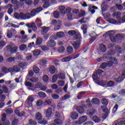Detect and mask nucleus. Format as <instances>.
<instances>
[{"instance_id": "nucleus-1", "label": "nucleus", "mask_w": 125, "mask_h": 125, "mask_svg": "<svg viewBox=\"0 0 125 125\" xmlns=\"http://www.w3.org/2000/svg\"><path fill=\"white\" fill-rule=\"evenodd\" d=\"M52 25H55V31H57L61 28V21H56V20H52Z\"/></svg>"}, {"instance_id": "nucleus-2", "label": "nucleus", "mask_w": 125, "mask_h": 125, "mask_svg": "<svg viewBox=\"0 0 125 125\" xmlns=\"http://www.w3.org/2000/svg\"><path fill=\"white\" fill-rule=\"evenodd\" d=\"M6 48L7 49H10V52L11 53H15L18 51V47L17 46H13L12 44H10L6 46Z\"/></svg>"}, {"instance_id": "nucleus-3", "label": "nucleus", "mask_w": 125, "mask_h": 125, "mask_svg": "<svg viewBox=\"0 0 125 125\" xmlns=\"http://www.w3.org/2000/svg\"><path fill=\"white\" fill-rule=\"evenodd\" d=\"M86 121H87V117L86 116H82L79 118V121L75 122L76 125H82V124H83L84 122H86Z\"/></svg>"}, {"instance_id": "nucleus-4", "label": "nucleus", "mask_w": 125, "mask_h": 125, "mask_svg": "<svg viewBox=\"0 0 125 125\" xmlns=\"http://www.w3.org/2000/svg\"><path fill=\"white\" fill-rule=\"evenodd\" d=\"M42 10V7H38L36 9H33L31 12V14L32 17L35 16L37 13H39V12H41Z\"/></svg>"}, {"instance_id": "nucleus-5", "label": "nucleus", "mask_w": 125, "mask_h": 125, "mask_svg": "<svg viewBox=\"0 0 125 125\" xmlns=\"http://www.w3.org/2000/svg\"><path fill=\"white\" fill-rule=\"evenodd\" d=\"M72 45L73 46L75 50L77 51L78 49H80L81 46V42L79 41L74 42L72 43Z\"/></svg>"}, {"instance_id": "nucleus-6", "label": "nucleus", "mask_w": 125, "mask_h": 125, "mask_svg": "<svg viewBox=\"0 0 125 125\" xmlns=\"http://www.w3.org/2000/svg\"><path fill=\"white\" fill-rule=\"evenodd\" d=\"M46 44L48 47H54L56 45V42L53 40H49Z\"/></svg>"}, {"instance_id": "nucleus-7", "label": "nucleus", "mask_w": 125, "mask_h": 125, "mask_svg": "<svg viewBox=\"0 0 125 125\" xmlns=\"http://www.w3.org/2000/svg\"><path fill=\"white\" fill-rule=\"evenodd\" d=\"M52 115V108L49 107L46 111V117L47 118H50Z\"/></svg>"}, {"instance_id": "nucleus-8", "label": "nucleus", "mask_w": 125, "mask_h": 125, "mask_svg": "<svg viewBox=\"0 0 125 125\" xmlns=\"http://www.w3.org/2000/svg\"><path fill=\"white\" fill-rule=\"evenodd\" d=\"M87 24H83L81 27V29H82L83 31V35H85V34L87 33Z\"/></svg>"}, {"instance_id": "nucleus-9", "label": "nucleus", "mask_w": 125, "mask_h": 125, "mask_svg": "<svg viewBox=\"0 0 125 125\" xmlns=\"http://www.w3.org/2000/svg\"><path fill=\"white\" fill-rule=\"evenodd\" d=\"M70 118L72 119V120H77L78 118H79V114L76 112H73L70 113Z\"/></svg>"}, {"instance_id": "nucleus-10", "label": "nucleus", "mask_w": 125, "mask_h": 125, "mask_svg": "<svg viewBox=\"0 0 125 125\" xmlns=\"http://www.w3.org/2000/svg\"><path fill=\"white\" fill-rule=\"evenodd\" d=\"M16 115L19 116V117H23L25 115V112L24 111H21L20 110L17 109L15 111Z\"/></svg>"}, {"instance_id": "nucleus-11", "label": "nucleus", "mask_w": 125, "mask_h": 125, "mask_svg": "<svg viewBox=\"0 0 125 125\" xmlns=\"http://www.w3.org/2000/svg\"><path fill=\"white\" fill-rule=\"evenodd\" d=\"M11 70H12V67L8 68L6 66H4L2 68V72L4 73V74H7V73H9V72H11Z\"/></svg>"}, {"instance_id": "nucleus-12", "label": "nucleus", "mask_w": 125, "mask_h": 125, "mask_svg": "<svg viewBox=\"0 0 125 125\" xmlns=\"http://www.w3.org/2000/svg\"><path fill=\"white\" fill-rule=\"evenodd\" d=\"M76 111L79 113V114H83L84 112V108L82 106H78L76 108Z\"/></svg>"}, {"instance_id": "nucleus-13", "label": "nucleus", "mask_w": 125, "mask_h": 125, "mask_svg": "<svg viewBox=\"0 0 125 125\" xmlns=\"http://www.w3.org/2000/svg\"><path fill=\"white\" fill-rule=\"evenodd\" d=\"M95 113V109H94V108H90L89 109H88L87 111V114L90 117L93 116Z\"/></svg>"}, {"instance_id": "nucleus-14", "label": "nucleus", "mask_w": 125, "mask_h": 125, "mask_svg": "<svg viewBox=\"0 0 125 125\" xmlns=\"http://www.w3.org/2000/svg\"><path fill=\"white\" fill-rule=\"evenodd\" d=\"M41 28H42V30L41 32L42 35H43V36H44V35H46V33H47V32H48V31H49V27H46L45 26H42Z\"/></svg>"}, {"instance_id": "nucleus-15", "label": "nucleus", "mask_w": 125, "mask_h": 125, "mask_svg": "<svg viewBox=\"0 0 125 125\" xmlns=\"http://www.w3.org/2000/svg\"><path fill=\"white\" fill-rule=\"evenodd\" d=\"M100 49L102 52H106L107 51V48H106V46L103 43L100 45Z\"/></svg>"}, {"instance_id": "nucleus-16", "label": "nucleus", "mask_w": 125, "mask_h": 125, "mask_svg": "<svg viewBox=\"0 0 125 125\" xmlns=\"http://www.w3.org/2000/svg\"><path fill=\"white\" fill-rule=\"evenodd\" d=\"M11 71V73L13 72H16L17 73L18 72H20V68L19 67V66L15 65V66H14L13 67H12V69Z\"/></svg>"}, {"instance_id": "nucleus-17", "label": "nucleus", "mask_w": 125, "mask_h": 125, "mask_svg": "<svg viewBox=\"0 0 125 125\" xmlns=\"http://www.w3.org/2000/svg\"><path fill=\"white\" fill-rule=\"evenodd\" d=\"M37 121H41L42 119V115L41 112H37L35 115Z\"/></svg>"}, {"instance_id": "nucleus-18", "label": "nucleus", "mask_w": 125, "mask_h": 125, "mask_svg": "<svg viewBox=\"0 0 125 125\" xmlns=\"http://www.w3.org/2000/svg\"><path fill=\"white\" fill-rule=\"evenodd\" d=\"M92 120L95 123H100L101 122V119L100 118L96 115H95L93 117Z\"/></svg>"}, {"instance_id": "nucleus-19", "label": "nucleus", "mask_w": 125, "mask_h": 125, "mask_svg": "<svg viewBox=\"0 0 125 125\" xmlns=\"http://www.w3.org/2000/svg\"><path fill=\"white\" fill-rule=\"evenodd\" d=\"M34 102V96H29L27 98L28 104H31Z\"/></svg>"}, {"instance_id": "nucleus-20", "label": "nucleus", "mask_w": 125, "mask_h": 125, "mask_svg": "<svg viewBox=\"0 0 125 125\" xmlns=\"http://www.w3.org/2000/svg\"><path fill=\"white\" fill-rule=\"evenodd\" d=\"M42 43V38H38L36 41L35 45H41Z\"/></svg>"}, {"instance_id": "nucleus-21", "label": "nucleus", "mask_w": 125, "mask_h": 125, "mask_svg": "<svg viewBox=\"0 0 125 125\" xmlns=\"http://www.w3.org/2000/svg\"><path fill=\"white\" fill-rule=\"evenodd\" d=\"M35 23L38 27H41L42 26V20L41 19L37 18L35 21Z\"/></svg>"}, {"instance_id": "nucleus-22", "label": "nucleus", "mask_w": 125, "mask_h": 125, "mask_svg": "<svg viewBox=\"0 0 125 125\" xmlns=\"http://www.w3.org/2000/svg\"><path fill=\"white\" fill-rule=\"evenodd\" d=\"M92 78L94 80V82H96V81H98L99 78H98V74L96 72H94L92 75Z\"/></svg>"}, {"instance_id": "nucleus-23", "label": "nucleus", "mask_w": 125, "mask_h": 125, "mask_svg": "<svg viewBox=\"0 0 125 125\" xmlns=\"http://www.w3.org/2000/svg\"><path fill=\"white\" fill-rule=\"evenodd\" d=\"M72 60V57L68 56L62 59V62H69V61H71Z\"/></svg>"}, {"instance_id": "nucleus-24", "label": "nucleus", "mask_w": 125, "mask_h": 125, "mask_svg": "<svg viewBox=\"0 0 125 125\" xmlns=\"http://www.w3.org/2000/svg\"><path fill=\"white\" fill-rule=\"evenodd\" d=\"M66 50L69 54H72L73 53V51H74V49H73V47L68 46L67 47Z\"/></svg>"}, {"instance_id": "nucleus-25", "label": "nucleus", "mask_w": 125, "mask_h": 125, "mask_svg": "<svg viewBox=\"0 0 125 125\" xmlns=\"http://www.w3.org/2000/svg\"><path fill=\"white\" fill-rule=\"evenodd\" d=\"M91 102L92 104H99V103H100V102L99 101V99H98V98H93L92 100H91Z\"/></svg>"}, {"instance_id": "nucleus-26", "label": "nucleus", "mask_w": 125, "mask_h": 125, "mask_svg": "<svg viewBox=\"0 0 125 125\" xmlns=\"http://www.w3.org/2000/svg\"><path fill=\"white\" fill-rule=\"evenodd\" d=\"M57 76L58 78L61 80H65V75L63 73H59Z\"/></svg>"}, {"instance_id": "nucleus-27", "label": "nucleus", "mask_w": 125, "mask_h": 125, "mask_svg": "<svg viewBox=\"0 0 125 125\" xmlns=\"http://www.w3.org/2000/svg\"><path fill=\"white\" fill-rule=\"evenodd\" d=\"M124 80H125V78H124L122 76H119L117 78H114V81H115V82H117V83H121L123 82Z\"/></svg>"}, {"instance_id": "nucleus-28", "label": "nucleus", "mask_w": 125, "mask_h": 125, "mask_svg": "<svg viewBox=\"0 0 125 125\" xmlns=\"http://www.w3.org/2000/svg\"><path fill=\"white\" fill-rule=\"evenodd\" d=\"M60 9V11L62 14H65L66 13V12L65 11V6H61L59 7Z\"/></svg>"}, {"instance_id": "nucleus-29", "label": "nucleus", "mask_w": 125, "mask_h": 125, "mask_svg": "<svg viewBox=\"0 0 125 125\" xmlns=\"http://www.w3.org/2000/svg\"><path fill=\"white\" fill-rule=\"evenodd\" d=\"M54 122L56 125H62V120L59 118L54 119Z\"/></svg>"}, {"instance_id": "nucleus-30", "label": "nucleus", "mask_w": 125, "mask_h": 125, "mask_svg": "<svg viewBox=\"0 0 125 125\" xmlns=\"http://www.w3.org/2000/svg\"><path fill=\"white\" fill-rule=\"evenodd\" d=\"M79 22L81 24H83V23H87L88 20L86 18H83L79 21Z\"/></svg>"}, {"instance_id": "nucleus-31", "label": "nucleus", "mask_w": 125, "mask_h": 125, "mask_svg": "<svg viewBox=\"0 0 125 125\" xmlns=\"http://www.w3.org/2000/svg\"><path fill=\"white\" fill-rule=\"evenodd\" d=\"M107 85L109 87H112L115 85V82L113 81H109L107 83Z\"/></svg>"}, {"instance_id": "nucleus-32", "label": "nucleus", "mask_w": 125, "mask_h": 125, "mask_svg": "<svg viewBox=\"0 0 125 125\" xmlns=\"http://www.w3.org/2000/svg\"><path fill=\"white\" fill-rule=\"evenodd\" d=\"M27 48V45L26 44H21L19 47L20 50H21V51H23Z\"/></svg>"}, {"instance_id": "nucleus-33", "label": "nucleus", "mask_w": 125, "mask_h": 125, "mask_svg": "<svg viewBox=\"0 0 125 125\" xmlns=\"http://www.w3.org/2000/svg\"><path fill=\"white\" fill-rule=\"evenodd\" d=\"M1 88L4 93H8V88H7L6 85H3L2 86Z\"/></svg>"}, {"instance_id": "nucleus-34", "label": "nucleus", "mask_w": 125, "mask_h": 125, "mask_svg": "<svg viewBox=\"0 0 125 125\" xmlns=\"http://www.w3.org/2000/svg\"><path fill=\"white\" fill-rule=\"evenodd\" d=\"M38 95L42 98H45V97H46V94L43 92H39Z\"/></svg>"}, {"instance_id": "nucleus-35", "label": "nucleus", "mask_w": 125, "mask_h": 125, "mask_svg": "<svg viewBox=\"0 0 125 125\" xmlns=\"http://www.w3.org/2000/svg\"><path fill=\"white\" fill-rule=\"evenodd\" d=\"M108 22L109 23H110V24H118V22H117V21L115 20L114 19H109L108 20Z\"/></svg>"}, {"instance_id": "nucleus-36", "label": "nucleus", "mask_w": 125, "mask_h": 125, "mask_svg": "<svg viewBox=\"0 0 125 125\" xmlns=\"http://www.w3.org/2000/svg\"><path fill=\"white\" fill-rule=\"evenodd\" d=\"M56 36L57 37H58V38H63L64 36V32L62 31L57 32L56 34Z\"/></svg>"}, {"instance_id": "nucleus-37", "label": "nucleus", "mask_w": 125, "mask_h": 125, "mask_svg": "<svg viewBox=\"0 0 125 125\" xmlns=\"http://www.w3.org/2000/svg\"><path fill=\"white\" fill-rule=\"evenodd\" d=\"M49 71L51 74H54L55 73V67L54 66H51L50 67Z\"/></svg>"}, {"instance_id": "nucleus-38", "label": "nucleus", "mask_w": 125, "mask_h": 125, "mask_svg": "<svg viewBox=\"0 0 125 125\" xmlns=\"http://www.w3.org/2000/svg\"><path fill=\"white\" fill-rule=\"evenodd\" d=\"M40 54H41V50H40L36 49L33 51V55H34V56H38L40 55Z\"/></svg>"}, {"instance_id": "nucleus-39", "label": "nucleus", "mask_w": 125, "mask_h": 125, "mask_svg": "<svg viewBox=\"0 0 125 125\" xmlns=\"http://www.w3.org/2000/svg\"><path fill=\"white\" fill-rule=\"evenodd\" d=\"M16 60V57H10L7 59V62H14V61H15Z\"/></svg>"}, {"instance_id": "nucleus-40", "label": "nucleus", "mask_w": 125, "mask_h": 125, "mask_svg": "<svg viewBox=\"0 0 125 125\" xmlns=\"http://www.w3.org/2000/svg\"><path fill=\"white\" fill-rule=\"evenodd\" d=\"M115 50L116 52H118V53H121L122 52V48L119 45H116L115 46Z\"/></svg>"}, {"instance_id": "nucleus-41", "label": "nucleus", "mask_w": 125, "mask_h": 125, "mask_svg": "<svg viewBox=\"0 0 125 125\" xmlns=\"http://www.w3.org/2000/svg\"><path fill=\"white\" fill-rule=\"evenodd\" d=\"M115 54V50H110L107 52V56H112V55H114Z\"/></svg>"}, {"instance_id": "nucleus-42", "label": "nucleus", "mask_w": 125, "mask_h": 125, "mask_svg": "<svg viewBox=\"0 0 125 125\" xmlns=\"http://www.w3.org/2000/svg\"><path fill=\"white\" fill-rule=\"evenodd\" d=\"M121 12H114L113 13L112 16L113 17H116V18H120V16H121Z\"/></svg>"}, {"instance_id": "nucleus-43", "label": "nucleus", "mask_w": 125, "mask_h": 125, "mask_svg": "<svg viewBox=\"0 0 125 125\" xmlns=\"http://www.w3.org/2000/svg\"><path fill=\"white\" fill-rule=\"evenodd\" d=\"M33 71L36 74H38L39 72H40V68L38 66L34 65L33 66Z\"/></svg>"}, {"instance_id": "nucleus-44", "label": "nucleus", "mask_w": 125, "mask_h": 125, "mask_svg": "<svg viewBox=\"0 0 125 125\" xmlns=\"http://www.w3.org/2000/svg\"><path fill=\"white\" fill-rule=\"evenodd\" d=\"M25 84L26 86H29V87H34V84L32 83L25 81Z\"/></svg>"}, {"instance_id": "nucleus-45", "label": "nucleus", "mask_w": 125, "mask_h": 125, "mask_svg": "<svg viewBox=\"0 0 125 125\" xmlns=\"http://www.w3.org/2000/svg\"><path fill=\"white\" fill-rule=\"evenodd\" d=\"M58 84L59 86H64V84H65V81L63 80H60L58 82Z\"/></svg>"}, {"instance_id": "nucleus-46", "label": "nucleus", "mask_w": 125, "mask_h": 125, "mask_svg": "<svg viewBox=\"0 0 125 125\" xmlns=\"http://www.w3.org/2000/svg\"><path fill=\"white\" fill-rule=\"evenodd\" d=\"M102 103L104 106H107L108 105V101L105 98H104L102 100Z\"/></svg>"}, {"instance_id": "nucleus-47", "label": "nucleus", "mask_w": 125, "mask_h": 125, "mask_svg": "<svg viewBox=\"0 0 125 125\" xmlns=\"http://www.w3.org/2000/svg\"><path fill=\"white\" fill-rule=\"evenodd\" d=\"M50 6V4H49V1L44 2V4L43 5V7L44 8H47Z\"/></svg>"}, {"instance_id": "nucleus-48", "label": "nucleus", "mask_w": 125, "mask_h": 125, "mask_svg": "<svg viewBox=\"0 0 125 125\" xmlns=\"http://www.w3.org/2000/svg\"><path fill=\"white\" fill-rule=\"evenodd\" d=\"M97 83L98 84H99L100 85H102V86H104L106 85V83H105V82L103 81V80H101L100 81H98V80Z\"/></svg>"}, {"instance_id": "nucleus-49", "label": "nucleus", "mask_w": 125, "mask_h": 125, "mask_svg": "<svg viewBox=\"0 0 125 125\" xmlns=\"http://www.w3.org/2000/svg\"><path fill=\"white\" fill-rule=\"evenodd\" d=\"M65 51V48L63 46H60L58 49V52H60V53H62Z\"/></svg>"}, {"instance_id": "nucleus-50", "label": "nucleus", "mask_w": 125, "mask_h": 125, "mask_svg": "<svg viewBox=\"0 0 125 125\" xmlns=\"http://www.w3.org/2000/svg\"><path fill=\"white\" fill-rule=\"evenodd\" d=\"M107 35H108L109 37L111 36H114L115 35V31L114 30H110L106 32Z\"/></svg>"}, {"instance_id": "nucleus-51", "label": "nucleus", "mask_w": 125, "mask_h": 125, "mask_svg": "<svg viewBox=\"0 0 125 125\" xmlns=\"http://www.w3.org/2000/svg\"><path fill=\"white\" fill-rule=\"evenodd\" d=\"M75 39L76 40H81V39H82V36L81 35V33H76L75 34Z\"/></svg>"}, {"instance_id": "nucleus-52", "label": "nucleus", "mask_w": 125, "mask_h": 125, "mask_svg": "<svg viewBox=\"0 0 125 125\" xmlns=\"http://www.w3.org/2000/svg\"><path fill=\"white\" fill-rule=\"evenodd\" d=\"M85 14V12H84L83 10H81V12L78 14L79 17H83V16H84Z\"/></svg>"}, {"instance_id": "nucleus-53", "label": "nucleus", "mask_w": 125, "mask_h": 125, "mask_svg": "<svg viewBox=\"0 0 125 125\" xmlns=\"http://www.w3.org/2000/svg\"><path fill=\"white\" fill-rule=\"evenodd\" d=\"M6 121V114L5 113H3L2 115V117H1V122L3 123Z\"/></svg>"}, {"instance_id": "nucleus-54", "label": "nucleus", "mask_w": 125, "mask_h": 125, "mask_svg": "<svg viewBox=\"0 0 125 125\" xmlns=\"http://www.w3.org/2000/svg\"><path fill=\"white\" fill-rule=\"evenodd\" d=\"M98 38V35H96L95 36L92 37L89 39V41L90 42H94V41H95V40H96V39H97Z\"/></svg>"}, {"instance_id": "nucleus-55", "label": "nucleus", "mask_w": 125, "mask_h": 125, "mask_svg": "<svg viewBox=\"0 0 125 125\" xmlns=\"http://www.w3.org/2000/svg\"><path fill=\"white\" fill-rule=\"evenodd\" d=\"M8 5H10L11 6V7L9 8L7 12L9 14H12V12H13V8H12V7H11V6H12V5L11 4H8Z\"/></svg>"}, {"instance_id": "nucleus-56", "label": "nucleus", "mask_w": 125, "mask_h": 125, "mask_svg": "<svg viewBox=\"0 0 125 125\" xmlns=\"http://www.w3.org/2000/svg\"><path fill=\"white\" fill-rule=\"evenodd\" d=\"M58 79V76L57 75V74H55L53 77H52V82H53V83H55V82H56V81H57V79Z\"/></svg>"}, {"instance_id": "nucleus-57", "label": "nucleus", "mask_w": 125, "mask_h": 125, "mask_svg": "<svg viewBox=\"0 0 125 125\" xmlns=\"http://www.w3.org/2000/svg\"><path fill=\"white\" fill-rule=\"evenodd\" d=\"M109 38L111 42H116V41H117V40L116 39V37L114 36H109Z\"/></svg>"}, {"instance_id": "nucleus-58", "label": "nucleus", "mask_w": 125, "mask_h": 125, "mask_svg": "<svg viewBox=\"0 0 125 125\" xmlns=\"http://www.w3.org/2000/svg\"><path fill=\"white\" fill-rule=\"evenodd\" d=\"M19 67H20L21 68H24L25 66H26V63L24 62H20L19 64Z\"/></svg>"}, {"instance_id": "nucleus-59", "label": "nucleus", "mask_w": 125, "mask_h": 125, "mask_svg": "<svg viewBox=\"0 0 125 125\" xmlns=\"http://www.w3.org/2000/svg\"><path fill=\"white\" fill-rule=\"evenodd\" d=\"M76 31L75 30H70L68 32V35H70V36H74L76 35Z\"/></svg>"}, {"instance_id": "nucleus-60", "label": "nucleus", "mask_w": 125, "mask_h": 125, "mask_svg": "<svg viewBox=\"0 0 125 125\" xmlns=\"http://www.w3.org/2000/svg\"><path fill=\"white\" fill-rule=\"evenodd\" d=\"M39 81V79L35 78V77H32L31 79H30V81L32 82V83H37Z\"/></svg>"}, {"instance_id": "nucleus-61", "label": "nucleus", "mask_w": 125, "mask_h": 125, "mask_svg": "<svg viewBox=\"0 0 125 125\" xmlns=\"http://www.w3.org/2000/svg\"><path fill=\"white\" fill-rule=\"evenodd\" d=\"M108 64L106 62H104L102 64H101V69H105L107 66Z\"/></svg>"}, {"instance_id": "nucleus-62", "label": "nucleus", "mask_w": 125, "mask_h": 125, "mask_svg": "<svg viewBox=\"0 0 125 125\" xmlns=\"http://www.w3.org/2000/svg\"><path fill=\"white\" fill-rule=\"evenodd\" d=\"M119 94H120V95H123V96H125V89H121L119 92Z\"/></svg>"}, {"instance_id": "nucleus-63", "label": "nucleus", "mask_w": 125, "mask_h": 125, "mask_svg": "<svg viewBox=\"0 0 125 125\" xmlns=\"http://www.w3.org/2000/svg\"><path fill=\"white\" fill-rule=\"evenodd\" d=\"M54 16L55 18H58L59 17V12L57 11H56L54 12Z\"/></svg>"}, {"instance_id": "nucleus-64", "label": "nucleus", "mask_w": 125, "mask_h": 125, "mask_svg": "<svg viewBox=\"0 0 125 125\" xmlns=\"http://www.w3.org/2000/svg\"><path fill=\"white\" fill-rule=\"evenodd\" d=\"M29 124L31 125H37V123L36 122V121H34L32 119L29 120Z\"/></svg>"}]
</instances>
